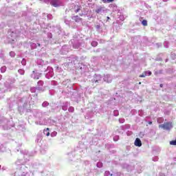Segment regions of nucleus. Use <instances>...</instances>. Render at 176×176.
Returning <instances> with one entry per match:
<instances>
[{"instance_id": "2eb2a0df", "label": "nucleus", "mask_w": 176, "mask_h": 176, "mask_svg": "<svg viewBox=\"0 0 176 176\" xmlns=\"http://www.w3.org/2000/svg\"><path fill=\"white\" fill-rule=\"evenodd\" d=\"M107 19H109V17H107Z\"/></svg>"}, {"instance_id": "f257e3e1", "label": "nucleus", "mask_w": 176, "mask_h": 176, "mask_svg": "<svg viewBox=\"0 0 176 176\" xmlns=\"http://www.w3.org/2000/svg\"><path fill=\"white\" fill-rule=\"evenodd\" d=\"M159 128L164 130H170L173 129V124L171 122H165L163 124L159 125Z\"/></svg>"}, {"instance_id": "f8f14e48", "label": "nucleus", "mask_w": 176, "mask_h": 176, "mask_svg": "<svg viewBox=\"0 0 176 176\" xmlns=\"http://www.w3.org/2000/svg\"><path fill=\"white\" fill-rule=\"evenodd\" d=\"M148 124H152V122H148Z\"/></svg>"}, {"instance_id": "f03ea898", "label": "nucleus", "mask_w": 176, "mask_h": 176, "mask_svg": "<svg viewBox=\"0 0 176 176\" xmlns=\"http://www.w3.org/2000/svg\"><path fill=\"white\" fill-rule=\"evenodd\" d=\"M152 75V72L151 71H146L144 72L142 74L139 76L140 78H145V76H151Z\"/></svg>"}, {"instance_id": "ddd939ff", "label": "nucleus", "mask_w": 176, "mask_h": 176, "mask_svg": "<svg viewBox=\"0 0 176 176\" xmlns=\"http://www.w3.org/2000/svg\"><path fill=\"white\" fill-rule=\"evenodd\" d=\"M54 6H55V7H56V6H56V4H54Z\"/></svg>"}, {"instance_id": "9d476101", "label": "nucleus", "mask_w": 176, "mask_h": 176, "mask_svg": "<svg viewBox=\"0 0 176 176\" xmlns=\"http://www.w3.org/2000/svg\"><path fill=\"white\" fill-rule=\"evenodd\" d=\"M107 2L110 3V2H113V1H115V0H107Z\"/></svg>"}, {"instance_id": "423d86ee", "label": "nucleus", "mask_w": 176, "mask_h": 176, "mask_svg": "<svg viewBox=\"0 0 176 176\" xmlns=\"http://www.w3.org/2000/svg\"><path fill=\"white\" fill-rule=\"evenodd\" d=\"M91 46H93L94 47H96V46H98V43L97 41H92L91 43Z\"/></svg>"}, {"instance_id": "4468645a", "label": "nucleus", "mask_w": 176, "mask_h": 176, "mask_svg": "<svg viewBox=\"0 0 176 176\" xmlns=\"http://www.w3.org/2000/svg\"><path fill=\"white\" fill-rule=\"evenodd\" d=\"M139 85H141V82H139Z\"/></svg>"}, {"instance_id": "7ed1b4c3", "label": "nucleus", "mask_w": 176, "mask_h": 176, "mask_svg": "<svg viewBox=\"0 0 176 176\" xmlns=\"http://www.w3.org/2000/svg\"><path fill=\"white\" fill-rule=\"evenodd\" d=\"M135 145V146H142V143L141 142V140H140V138H136Z\"/></svg>"}, {"instance_id": "9b49d317", "label": "nucleus", "mask_w": 176, "mask_h": 176, "mask_svg": "<svg viewBox=\"0 0 176 176\" xmlns=\"http://www.w3.org/2000/svg\"><path fill=\"white\" fill-rule=\"evenodd\" d=\"M160 87H163V84H160Z\"/></svg>"}, {"instance_id": "6e6552de", "label": "nucleus", "mask_w": 176, "mask_h": 176, "mask_svg": "<svg viewBox=\"0 0 176 176\" xmlns=\"http://www.w3.org/2000/svg\"><path fill=\"white\" fill-rule=\"evenodd\" d=\"M170 145H176V140H172L170 142Z\"/></svg>"}, {"instance_id": "20e7f679", "label": "nucleus", "mask_w": 176, "mask_h": 176, "mask_svg": "<svg viewBox=\"0 0 176 176\" xmlns=\"http://www.w3.org/2000/svg\"><path fill=\"white\" fill-rule=\"evenodd\" d=\"M50 131V129L49 128H47L46 129H44V134L45 133H46V135L47 137H49V135H50V132H49Z\"/></svg>"}, {"instance_id": "1a4fd4ad", "label": "nucleus", "mask_w": 176, "mask_h": 176, "mask_svg": "<svg viewBox=\"0 0 176 176\" xmlns=\"http://www.w3.org/2000/svg\"><path fill=\"white\" fill-rule=\"evenodd\" d=\"M79 10H80V7L78 6V8L76 10V13H78V12H79Z\"/></svg>"}, {"instance_id": "39448f33", "label": "nucleus", "mask_w": 176, "mask_h": 176, "mask_svg": "<svg viewBox=\"0 0 176 176\" xmlns=\"http://www.w3.org/2000/svg\"><path fill=\"white\" fill-rule=\"evenodd\" d=\"M142 25H144V27H146L148 25V21L144 19L142 21Z\"/></svg>"}, {"instance_id": "0eeeda50", "label": "nucleus", "mask_w": 176, "mask_h": 176, "mask_svg": "<svg viewBox=\"0 0 176 176\" xmlns=\"http://www.w3.org/2000/svg\"><path fill=\"white\" fill-rule=\"evenodd\" d=\"M102 10V8L100 7L96 10V13H100Z\"/></svg>"}]
</instances>
